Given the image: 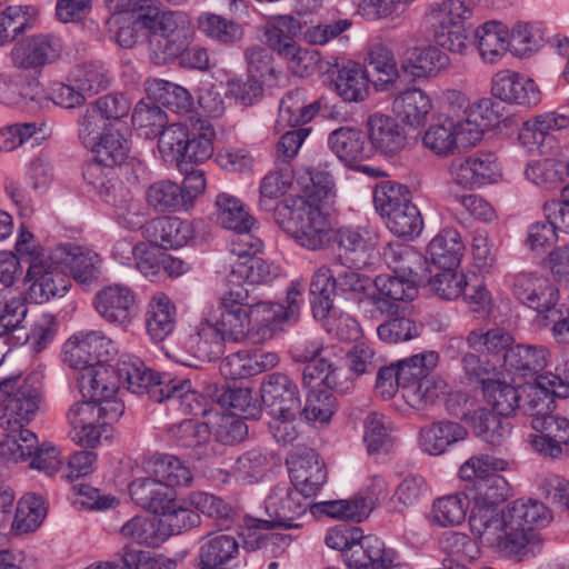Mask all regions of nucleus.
<instances>
[{
	"instance_id": "nucleus-1",
	"label": "nucleus",
	"mask_w": 569,
	"mask_h": 569,
	"mask_svg": "<svg viewBox=\"0 0 569 569\" xmlns=\"http://www.w3.org/2000/svg\"><path fill=\"white\" fill-rule=\"evenodd\" d=\"M508 462L503 459L482 455L471 457L459 469L462 480L473 482L470 529L487 546L498 537L496 536L498 522H501L505 515V508H500L499 503L510 495L508 481L497 473L506 470Z\"/></svg>"
},
{
	"instance_id": "nucleus-2",
	"label": "nucleus",
	"mask_w": 569,
	"mask_h": 569,
	"mask_svg": "<svg viewBox=\"0 0 569 569\" xmlns=\"http://www.w3.org/2000/svg\"><path fill=\"white\" fill-rule=\"evenodd\" d=\"M553 519L551 510L536 499H517L505 507L501 522H498L496 541L488 546L507 558L519 561L537 557L543 547L541 536L536 532Z\"/></svg>"
},
{
	"instance_id": "nucleus-3",
	"label": "nucleus",
	"mask_w": 569,
	"mask_h": 569,
	"mask_svg": "<svg viewBox=\"0 0 569 569\" xmlns=\"http://www.w3.org/2000/svg\"><path fill=\"white\" fill-rule=\"evenodd\" d=\"M309 498L286 483H279L272 488L264 501V509L268 519L252 517L244 518V526L241 532L244 546L257 549L264 542L261 531H268L274 527L286 529L299 528V520L310 510Z\"/></svg>"
},
{
	"instance_id": "nucleus-4",
	"label": "nucleus",
	"mask_w": 569,
	"mask_h": 569,
	"mask_svg": "<svg viewBox=\"0 0 569 569\" xmlns=\"http://www.w3.org/2000/svg\"><path fill=\"white\" fill-rule=\"evenodd\" d=\"M214 128L206 120H191L190 123H171L159 131L158 150L161 158L180 169L187 164H201L214 151Z\"/></svg>"
},
{
	"instance_id": "nucleus-5",
	"label": "nucleus",
	"mask_w": 569,
	"mask_h": 569,
	"mask_svg": "<svg viewBox=\"0 0 569 569\" xmlns=\"http://www.w3.org/2000/svg\"><path fill=\"white\" fill-rule=\"evenodd\" d=\"M277 220L281 227L309 250H319L331 242L328 217L318 203L303 197H289L277 207Z\"/></svg>"
},
{
	"instance_id": "nucleus-6",
	"label": "nucleus",
	"mask_w": 569,
	"mask_h": 569,
	"mask_svg": "<svg viewBox=\"0 0 569 569\" xmlns=\"http://www.w3.org/2000/svg\"><path fill=\"white\" fill-rule=\"evenodd\" d=\"M557 386L549 387L543 391V387H529V403L526 405V415L531 418V427L539 432L531 439L532 447L551 458H557L562 453V448L569 441V420L565 417L552 413L555 406V396L552 392Z\"/></svg>"
},
{
	"instance_id": "nucleus-7",
	"label": "nucleus",
	"mask_w": 569,
	"mask_h": 569,
	"mask_svg": "<svg viewBox=\"0 0 569 569\" xmlns=\"http://www.w3.org/2000/svg\"><path fill=\"white\" fill-rule=\"evenodd\" d=\"M481 141V128L470 119L439 117L425 131L423 146L439 157H449L459 149H469Z\"/></svg>"
},
{
	"instance_id": "nucleus-8",
	"label": "nucleus",
	"mask_w": 569,
	"mask_h": 569,
	"mask_svg": "<svg viewBox=\"0 0 569 569\" xmlns=\"http://www.w3.org/2000/svg\"><path fill=\"white\" fill-rule=\"evenodd\" d=\"M11 389L7 390L3 407L0 412L2 429L23 427L34 419L42 403V385L38 373H31L26 379L8 378Z\"/></svg>"
},
{
	"instance_id": "nucleus-9",
	"label": "nucleus",
	"mask_w": 569,
	"mask_h": 569,
	"mask_svg": "<svg viewBox=\"0 0 569 569\" xmlns=\"http://www.w3.org/2000/svg\"><path fill=\"white\" fill-rule=\"evenodd\" d=\"M513 382L517 387L508 385L500 380H487L483 385V395L488 403L492 407L496 415L508 417L516 409L521 410L526 415V405L529 403L528 390L529 387H541L543 385V391L550 386H557L552 392L557 396H563L567 393V389L559 383L556 378L550 377H537L535 381H526L525 383L517 382V378L513 377Z\"/></svg>"
},
{
	"instance_id": "nucleus-10",
	"label": "nucleus",
	"mask_w": 569,
	"mask_h": 569,
	"mask_svg": "<svg viewBox=\"0 0 569 569\" xmlns=\"http://www.w3.org/2000/svg\"><path fill=\"white\" fill-rule=\"evenodd\" d=\"M248 298L247 290L231 289L220 297L216 306L206 308L208 321L217 326L224 340L240 341L251 335Z\"/></svg>"
},
{
	"instance_id": "nucleus-11",
	"label": "nucleus",
	"mask_w": 569,
	"mask_h": 569,
	"mask_svg": "<svg viewBox=\"0 0 569 569\" xmlns=\"http://www.w3.org/2000/svg\"><path fill=\"white\" fill-rule=\"evenodd\" d=\"M63 361L76 370L107 363L118 352L114 342L102 331L88 330L72 335L63 345Z\"/></svg>"
},
{
	"instance_id": "nucleus-12",
	"label": "nucleus",
	"mask_w": 569,
	"mask_h": 569,
	"mask_svg": "<svg viewBox=\"0 0 569 569\" xmlns=\"http://www.w3.org/2000/svg\"><path fill=\"white\" fill-rule=\"evenodd\" d=\"M27 280L31 282L29 288L30 299L36 303L64 296L71 284L62 263L53 259V250L48 257L30 263Z\"/></svg>"
},
{
	"instance_id": "nucleus-13",
	"label": "nucleus",
	"mask_w": 569,
	"mask_h": 569,
	"mask_svg": "<svg viewBox=\"0 0 569 569\" xmlns=\"http://www.w3.org/2000/svg\"><path fill=\"white\" fill-rule=\"evenodd\" d=\"M64 50L62 39L53 33H39L17 42L10 57L14 67L39 70L57 62Z\"/></svg>"
},
{
	"instance_id": "nucleus-14",
	"label": "nucleus",
	"mask_w": 569,
	"mask_h": 569,
	"mask_svg": "<svg viewBox=\"0 0 569 569\" xmlns=\"http://www.w3.org/2000/svg\"><path fill=\"white\" fill-rule=\"evenodd\" d=\"M119 383L121 382L130 392L147 393L157 402L164 401V389L168 388L169 376H160L148 368L137 357L126 356L118 361Z\"/></svg>"
},
{
	"instance_id": "nucleus-15",
	"label": "nucleus",
	"mask_w": 569,
	"mask_h": 569,
	"mask_svg": "<svg viewBox=\"0 0 569 569\" xmlns=\"http://www.w3.org/2000/svg\"><path fill=\"white\" fill-rule=\"evenodd\" d=\"M569 126V119L566 116L555 112L539 114L531 120H527L518 134L522 147L541 154H552L558 148V141L553 131L561 130Z\"/></svg>"
},
{
	"instance_id": "nucleus-16",
	"label": "nucleus",
	"mask_w": 569,
	"mask_h": 569,
	"mask_svg": "<svg viewBox=\"0 0 569 569\" xmlns=\"http://www.w3.org/2000/svg\"><path fill=\"white\" fill-rule=\"evenodd\" d=\"M137 306L136 292L128 286L114 283L101 289L94 299L97 312L107 322L127 328L131 325Z\"/></svg>"
},
{
	"instance_id": "nucleus-17",
	"label": "nucleus",
	"mask_w": 569,
	"mask_h": 569,
	"mask_svg": "<svg viewBox=\"0 0 569 569\" xmlns=\"http://www.w3.org/2000/svg\"><path fill=\"white\" fill-rule=\"evenodd\" d=\"M449 172L452 181L465 189L480 188L493 183L500 177L497 160L490 153L456 159L451 162Z\"/></svg>"
},
{
	"instance_id": "nucleus-18",
	"label": "nucleus",
	"mask_w": 569,
	"mask_h": 569,
	"mask_svg": "<svg viewBox=\"0 0 569 569\" xmlns=\"http://www.w3.org/2000/svg\"><path fill=\"white\" fill-rule=\"evenodd\" d=\"M261 400L268 415L298 413L301 405L298 386L287 375H267L260 387Z\"/></svg>"
},
{
	"instance_id": "nucleus-19",
	"label": "nucleus",
	"mask_w": 569,
	"mask_h": 569,
	"mask_svg": "<svg viewBox=\"0 0 569 569\" xmlns=\"http://www.w3.org/2000/svg\"><path fill=\"white\" fill-rule=\"evenodd\" d=\"M132 24L153 36L171 38L189 26L188 17L179 11H166L144 0L133 10Z\"/></svg>"
},
{
	"instance_id": "nucleus-20",
	"label": "nucleus",
	"mask_w": 569,
	"mask_h": 569,
	"mask_svg": "<svg viewBox=\"0 0 569 569\" xmlns=\"http://www.w3.org/2000/svg\"><path fill=\"white\" fill-rule=\"evenodd\" d=\"M293 487L309 499L316 496L327 481V470L319 455L305 449L288 461Z\"/></svg>"
},
{
	"instance_id": "nucleus-21",
	"label": "nucleus",
	"mask_w": 569,
	"mask_h": 569,
	"mask_svg": "<svg viewBox=\"0 0 569 569\" xmlns=\"http://www.w3.org/2000/svg\"><path fill=\"white\" fill-rule=\"evenodd\" d=\"M492 93L501 101L528 108L536 107L541 101V92L536 82L510 70H501L495 74Z\"/></svg>"
},
{
	"instance_id": "nucleus-22",
	"label": "nucleus",
	"mask_w": 569,
	"mask_h": 569,
	"mask_svg": "<svg viewBox=\"0 0 569 569\" xmlns=\"http://www.w3.org/2000/svg\"><path fill=\"white\" fill-rule=\"evenodd\" d=\"M377 295L371 297L373 306L388 315L396 312L390 301H411L418 296L417 274H379L375 279Z\"/></svg>"
},
{
	"instance_id": "nucleus-23",
	"label": "nucleus",
	"mask_w": 569,
	"mask_h": 569,
	"mask_svg": "<svg viewBox=\"0 0 569 569\" xmlns=\"http://www.w3.org/2000/svg\"><path fill=\"white\" fill-rule=\"evenodd\" d=\"M518 300L537 312L551 310L558 302L559 291L551 281L537 273H519L513 280Z\"/></svg>"
},
{
	"instance_id": "nucleus-24",
	"label": "nucleus",
	"mask_w": 569,
	"mask_h": 569,
	"mask_svg": "<svg viewBox=\"0 0 569 569\" xmlns=\"http://www.w3.org/2000/svg\"><path fill=\"white\" fill-rule=\"evenodd\" d=\"M366 127L372 156L379 152L392 157L406 147V133L395 118L377 112L369 116Z\"/></svg>"
},
{
	"instance_id": "nucleus-25",
	"label": "nucleus",
	"mask_w": 569,
	"mask_h": 569,
	"mask_svg": "<svg viewBox=\"0 0 569 569\" xmlns=\"http://www.w3.org/2000/svg\"><path fill=\"white\" fill-rule=\"evenodd\" d=\"M366 537L360 527L345 523L330 528L325 541L329 548L341 552L347 567L367 569Z\"/></svg>"
},
{
	"instance_id": "nucleus-26",
	"label": "nucleus",
	"mask_w": 569,
	"mask_h": 569,
	"mask_svg": "<svg viewBox=\"0 0 569 569\" xmlns=\"http://www.w3.org/2000/svg\"><path fill=\"white\" fill-rule=\"evenodd\" d=\"M239 556V543L233 536L208 535L199 545L196 569H233Z\"/></svg>"
},
{
	"instance_id": "nucleus-27",
	"label": "nucleus",
	"mask_w": 569,
	"mask_h": 569,
	"mask_svg": "<svg viewBox=\"0 0 569 569\" xmlns=\"http://www.w3.org/2000/svg\"><path fill=\"white\" fill-rule=\"evenodd\" d=\"M79 388L83 398L96 401H121L119 391L118 367L114 369L107 363L80 370Z\"/></svg>"
},
{
	"instance_id": "nucleus-28",
	"label": "nucleus",
	"mask_w": 569,
	"mask_h": 569,
	"mask_svg": "<svg viewBox=\"0 0 569 569\" xmlns=\"http://www.w3.org/2000/svg\"><path fill=\"white\" fill-rule=\"evenodd\" d=\"M143 237L157 247L177 249L192 239L193 228L189 221L180 218L161 217L144 224Z\"/></svg>"
},
{
	"instance_id": "nucleus-29",
	"label": "nucleus",
	"mask_w": 569,
	"mask_h": 569,
	"mask_svg": "<svg viewBox=\"0 0 569 569\" xmlns=\"http://www.w3.org/2000/svg\"><path fill=\"white\" fill-rule=\"evenodd\" d=\"M53 259L61 262L66 272L69 271L79 283H89L98 277L100 258L88 248L60 244L53 249Z\"/></svg>"
},
{
	"instance_id": "nucleus-30",
	"label": "nucleus",
	"mask_w": 569,
	"mask_h": 569,
	"mask_svg": "<svg viewBox=\"0 0 569 569\" xmlns=\"http://www.w3.org/2000/svg\"><path fill=\"white\" fill-rule=\"evenodd\" d=\"M337 69L333 84L337 93L347 102L363 101L369 93V80L365 68L352 60L335 57Z\"/></svg>"
},
{
	"instance_id": "nucleus-31",
	"label": "nucleus",
	"mask_w": 569,
	"mask_h": 569,
	"mask_svg": "<svg viewBox=\"0 0 569 569\" xmlns=\"http://www.w3.org/2000/svg\"><path fill=\"white\" fill-rule=\"evenodd\" d=\"M327 143L331 152L348 166L372 157V148L358 128L340 127L329 133Z\"/></svg>"
},
{
	"instance_id": "nucleus-32",
	"label": "nucleus",
	"mask_w": 569,
	"mask_h": 569,
	"mask_svg": "<svg viewBox=\"0 0 569 569\" xmlns=\"http://www.w3.org/2000/svg\"><path fill=\"white\" fill-rule=\"evenodd\" d=\"M396 119L412 129L423 127L432 110L429 94L420 88H410L398 93L391 103Z\"/></svg>"
},
{
	"instance_id": "nucleus-33",
	"label": "nucleus",
	"mask_w": 569,
	"mask_h": 569,
	"mask_svg": "<svg viewBox=\"0 0 569 569\" xmlns=\"http://www.w3.org/2000/svg\"><path fill=\"white\" fill-rule=\"evenodd\" d=\"M124 411L122 401H96L87 398L84 401L76 402L68 412V420L73 430L84 425L97 422L113 423L119 420Z\"/></svg>"
},
{
	"instance_id": "nucleus-34",
	"label": "nucleus",
	"mask_w": 569,
	"mask_h": 569,
	"mask_svg": "<svg viewBox=\"0 0 569 569\" xmlns=\"http://www.w3.org/2000/svg\"><path fill=\"white\" fill-rule=\"evenodd\" d=\"M468 431L458 422L440 421L425 426L419 431L420 449L430 456H440L452 445L467 438Z\"/></svg>"
},
{
	"instance_id": "nucleus-35",
	"label": "nucleus",
	"mask_w": 569,
	"mask_h": 569,
	"mask_svg": "<svg viewBox=\"0 0 569 569\" xmlns=\"http://www.w3.org/2000/svg\"><path fill=\"white\" fill-rule=\"evenodd\" d=\"M113 193L103 191L104 202L113 208L118 222L124 228L142 229L146 223L147 209L139 199L123 184H114Z\"/></svg>"
},
{
	"instance_id": "nucleus-36",
	"label": "nucleus",
	"mask_w": 569,
	"mask_h": 569,
	"mask_svg": "<svg viewBox=\"0 0 569 569\" xmlns=\"http://www.w3.org/2000/svg\"><path fill=\"white\" fill-rule=\"evenodd\" d=\"M164 391V401L182 413L204 417L211 411L212 401L194 390L190 380L169 379L168 388Z\"/></svg>"
},
{
	"instance_id": "nucleus-37",
	"label": "nucleus",
	"mask_w": 569,
	"mask_h": 569,
	"mask_svg": "<svg viewBox=\"0 0 569 569\" xmlns=\"http://www.w3.org/2000/svg\"><path fill=\"white\" fill-rule=\"evenodd\" d=\"M321 109V101L317 100L306 104L305 94L301 90H292L286 93L279 104L277 129L302 128L310 122Z\"/></svg>"
},
{
	"instance_id": "nucleus-38",
	"label": "nucleus",
	"mask_w": 569,
	"mask_h": 569,
	"mask_svg": "<svg viewBox=\"0 0 569 569\" xmlns=\"http://www.w3.org/2000/svg\"><path fill=\"white\" fill-rule=\"evenodd\" d=\"M450 64L447 53L437 46L415 48L410 56L402 61V69L416 79L435 78Z\"/></svg>"
},
{
	"instance_id": "nucleus-39",
	"label": "nucleus",
	"mask_w": 569,
	"mask_h": 569,
	"mask_svg": "<svg viewBox=\"0 0 569 569\" xmlns=\"http://www.w3.org/2000/svg\"><path fill=\"white\" fill-rule=\"evenodd\" d=\"M176 306L171 299L158 292L150 299L146 311V329L154 341L164 340L174 329Z\"/></svg>"
},
{
	"instance_id": "nucleus-40",
	"label": "nucleus",
	"mask_w": 569,
	"mask_h": 569,
	"mask_svg": "<svg viewBox=\"0 0 569 569\" xmlns=\"http://www.w3.org/2000/svg\"><path fill=\"white\" fill-rule=\"evenodd\" d=\"M549 352L543 346L515 345L511 351L506 356V370L515 377L533 380L540 370L548 363Z\"/></svg>"
},
{
	"instance_id": "nucleus-41",
	"label": "nucleus",
	"mask_w": 569,
	"mask_h": 569,
	"mask_svg": "<svg viewBox=\"0 0 569 569\" xmlns=\"http://www.w3.org/2000/svg\"><path fill=\"white\" fill-rule=\"evenodd\" d=\"M127 133L128 128L126 126L113 129L106 128L98 141L90 147L94 159L109 169L121 164L127 159L130 150Z\"/></svg>"
},
{
	"instance_id": "nucleus-42",
	"label": "nucleus",
	"mask_w": 569,
	"mask_h": 569,
	"mask_svg": "<svg viewBox=\"0 0 569 569\" xmlns=\"http://www.w3.org/2000/svg\"><path fill=\"white\" fill-rule=\"evenodd\" d=\"M129 491L137 505L157 515H161L174 497V491L153 476L133 480Z\"/></svg>"
},
{
	"instance_id": "nucleus-43",
	"label": "nucleus",
	"mask_w": 569,
	"mask_h": 569,
	"mask_svg": "<svg viewBox=\"0 0 569 569\" xmlns=\"http://www.w3.org/2000/svg\"><path fill=\"white\" fill-rule=\"evenodd\" d=\"M331 241L338 246L340 256L355 264H358L373 246L369 230L359 226L331 229Z\"/></svg>"
},
{
	"instance_id": "nucleus-44",
	"label": "nucleus",
	"mask_w": 569,
	"mask_h": 569,
	"mask_svg": "<svg viewBox=\"0 0 569 569\" xmlns=\"http://www.w3.org/2000/svg\"><path fill=\"white\" fill-rule=\"evenodd\" d=\"M466 343L470 349L477 352L487 353L503 361L506 367V356L515 346L513 337L502 328H492L485 331L483 329L471 330Z\"/></svg>"
},
{
	"instance_id": "nucleus-45",
	"label": "nucleus",
	"mask_w": 569,
	"mask_h": 569,
	"mask_svg": "<svg viewBox=\"0 0 569 569\" xmlns=\"http://www.w3.org/2000/svg\"><path fill=\"white\" fill-rule=\"evenodd\" d=\"M478 50L485 62L496 63L509 49V30L498 21H488L476 29Z\"/></svg>"
},
{
	"instance_id": "nucleus-46",
	"label": "nucleus",
	"mask_w": 569,
	"mask_h": 569,
	"mask_svg": "<svg viewBox=\"0 0 569 569\" xmlns=\"http://www.w3.org/2000/svg\"><path fill=\"white\" fill-rule=\"evenodd\" d=\"M147 466L148 471L169 489L189 486L193 480L190 468L172 455L156 453Z\"/></svg>"
},
{
	"instance_id": "nucleus-47",
	"label": "nucleus",
	"mask_w": 569,
	"mask_h": 569,
	"mask_svg": "<svg viewBox=\"0 0 569 569\" xmlns=\"http://www.w3.org/2000/svg\"><path fill=\"white\" fill-rule=\"evenodd\" d=\"M248 318L251 335L261 339L271 338L277 328L288 322L284 306L270 301H260L253 305L247 302Z\"/></svg>"
},
{
	"instance_id": "nucleus-48",
	"label": "nucleus",
	"mask_w": 569,
	"mask_h": 569,
	"mask_svg": "<svg viewBox=\"0 0 569 569\" xmlns=\"http://www.w3.org/2000/svg\"><path fill=\"white\" fill-rule=\"evenodd\" d=\"M337 289V278L327 266H320L311 278L310 303L315 319H323L331 311L332 297Z\"/></svg>"
},
{
	"instance_id": "nucleus-49",
	"label": "nucleus",
	"mask_w": 569,
	"mask_h": 569,
	"mask_svg": "<svg viewBox=\"0 0 569 569\" xmlns=\"http://www.w3.org/2000/svg\"><path fill=\"white\" fill-rule=\"evenodd\" d=\"M465 244L458 230L445 228L429 242L428 253L436 266H459Z\"/></svg>"
},
{
	"instance_id": "nucleus-50",
	"label": "nucleus",
	"mask_w": 569,
	"mask_h": 569,
	"mask_svg": "<svg viewBox=\"0 0 569 569\" xmlns=\"http://www.w3.org/2000/svg\"><path fill=\"white\" fill-rule=\"evenodd\" d=\"M224 338L217 326L208 321V312L203 311L199 325L189 338L194 356L201 360L212 361L222 353Z\"/></svg>"
},
{
	"instance_id": "nucleus-51",
	"label": "nucleus",
	"mask_w": 569,
	"mask_h": 569,
	"mask_svg": "<svg viewBox=\"0 0 569 569\" xmlns=\"http://www.w3.org/2000/svg\"><path fill=\"white\" fill-rule=\"evenodd\" d=\"M217 222L229 230L252 229L256 220L248 212L244 203L228 192L218 193L216 201Z\"/></svg>"
},
{
	"instance_id": "nucleus-52",
	"label": "nucleus",
	"mask_w": 569,
	"mask_h": 569,
	"mask_svg": "<svg viewBox=\"0 0 569 569\" xmlns=\"http://www.w3.org/2000/svg\"><path fill=\"white\" fill-rule=\"evenodd\" d=\"M144 90L149 99H152L174 112H187L192 107V97L189 91L176 83L163 79H148Z\"/></svg>"
},
{
	"instance_id": "nucleus-53",
	"label": "nucleus",
	"mask_w": 569,
	"mask_h": 569,
	"mask_svg": "<svg viewBox=\"0 0 569 569\" xmlns=\"http://www.w3.org/2000/svg\"><path fill=\"white\" fill-rule=\"evenodd\" d=\"M369 67L372 69L373 84L377 90H387L399 79L395 54L382 42L372 43L368 52Z\"/></svg>"
},
{
	"instance_id": "nucleus-54",
	"label": "nucleus",
	"mask_w": 569,
	"mask_h": 569,
	"mask_svg": "<svg viewBox=\"0 0 569 569\" xmlns=\"http://www.w3.org/2000/svg\"><path fill=\"white\" fill-rule=\"evenodd\" d=\"M279 273V266L259 257H249L244 261L231 262L230 281L266 284L276 279Z\"/></svg>"
},
{
	"instance_id": "nucleus-55",
	"label": "nucleus",
	"mask_w": 569,
	"mask_h": 569,
	"mask_svg": "<svg viewBox=\"0 0 569 569\" xmlns=\"http://www.w3.org/2000/svg\"><path fill=\"white\" fill-rule=\"evenodd\" d=\"M27 306L20 296H12L11 291H0V337L16 341V337L24 330L23 321L27 316Z\"/></svg>"
},
{
	"instance_id": "nucleus-56",
	"label": "nucleus",
	"mask_w": 569,
	"mask_h": 569,
	"mask_svg": "<svg viewBox=\"0 0 569 569\" xmlns=\"http://www.w3.org/2000/svg\"><path fill=\"white\" fill-rule=\"evenodd\" d=\"M169 433L177 446L197 450L199 459L209 457V452L204 448L210 439V430L207 423L197 419H184L180 423L170 427Z\"/></svg>"
},
{
	"instance_id": "nucleus-57",
	"label": "nucleus",
	"mask_w": 569,
	"mask_h": 569,
	"mask_svg": "<svg viewBox=\"0 0 569 569\" xmlns=\"http://www.w3.org/2000/svg\"><path fill=\"white\" fill-rule=\"evenodd\" d=\"M8 435L0 442V459L6 462H23L31 460L34 449L38 445L37 436L23 427L4 429Z\"/></svg>"
},
{
	"instance_id": "nucleus-58",
	"label": "nucleus",
	"mask_w": 569,
	"mask_h": 569,
	"mask_svg": "<svg viewBox=\"0 0 569 569\" xmlns=\"http://www.w3.org/2000/svg\"><path fill=\"white\" fill-rule=\"evenodd\" d=\"M310 512L313 517L327 516L332 519L361 522L369 516V505L357 498L327 500L311 503Z\"/></svg>"
},
{
	"instance_id": "nucleus-59",
	"label": "nucleus",
	"mask_w": 569,
	"mask_h": 569,
	"mask_svg": "<svg viewBox=\"0 0 569 569\" xmlns=\"http://www.w3.org/2000/svg\"><path fill=\"white\" fill-rule=\"evenodd\" d=\"M471 426L481 440L493 447L503 445L510 435L509 422L502 416L486 409H478L473 412Z\"/></svg>"
},
{
	"instance_id": "nucleus-60",
	"label": "nucleus",
	"mask_w": 569,
	"mask_h": 569,
	"mask_svg": "<svg viewBox=\"0 0 569 569\" xmlns=\"http://www.w3.org/2000/svg\"><path fill=\"white\" fill-rule=\"evenodd\" d=\"M298 28L299 23L292 17L282 16L277 18L263 33L266 46L284 59L298 47L295 41Z\"/></svg>"
},
{
	"instance_id": "nucleus-61",
	"label": "nucleus",
	"mask_w": 569,
	"mask_h": 569,
	"mask_svg": "<svg viewBox=\"0 0 569 569\" xmlns=\"http://www.w3.org/2000/svg\"><path fill=\"white\" fill-rule=\"evenodd\" d=\"M448 392V383L439 376H428L416 385L408 386L401 397L411 407L422 409L433 405Z\"/></svg>"
},
{
	"instance_id": "nucleus-62",
	"label": "nucleus",
	"mask_w": 569,
	"mask_h": 569,
	"mask_svg": "<svg viewBox=\"0 0 569 569\" xmlns=\"http://www.w3.org/2000/svg\"><path fill=\"white\" fill-rule=\"evenodd\" d=\"M197 23L200 32L222 44H233L243 38V29L240 24L216 13H201Z\"/></svg>"
},
{
	"instance_id": "nucleus-63",
	"label": "nucleus",
	"mask_w": 569,
	"mask_h": 569,
	"mask_svg": "<svg viewBox=\"0 0 569 569\" xmlns=\"http://www.w3.org/2000/svg\"><path fill=\"white\" fill-rule=\"evenodd\" d=\"M336 397L323 390H312L307 395L301 418L316 428L328 426L337 411Z\"/></svg>"
},
{
	"instance_id": "nucleus-64",
	"label": "nucleus",
	"mask_w": 569,
	"mask_h": 569,
	"mask_svg": "<svg viewBox=\"0 0 569 569\" xmlns=\"http://www.w3.org/2000/svg\"><path fill=\"white\" fill-rule=\"evenodd\" d=\"M469 508V498L463 493H452L436 499L431 508V520L440 527L462 523Z\"/></svg>"
}]
</instances>
